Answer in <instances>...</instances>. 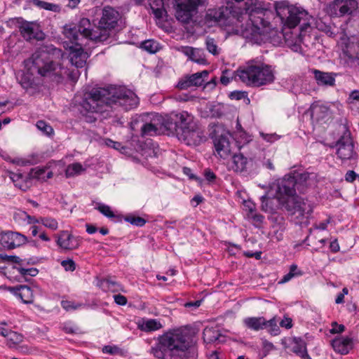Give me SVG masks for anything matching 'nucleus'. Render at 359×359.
Listing matches in <instances>:
<instances>
[{
	"instance_id": "1",
	"label": "nucleus",
	"mask_w": 359,
	"mask_h": 359,
	"mask_svg": "<svg viewBox=\"0 0 359 359\" xmlns=\"http://www.w3.org/2000/svg\"><path fill=\"white\" fill-rule=\"evenodd\" d=\"M227 6L218 10H210L207 20L224 24L226 13L235 20L236 33L256 43L263 41L269 34L270 19L273 16L269 4L259 0H225Z\"/></svg>"
},
{
	"instance_id": "2",
	"label": "nucleus",
	"mask_w": 359,
	"mask_h": 359,
	"mask_svg": "<svg viewBox=\"0 0 359 359\" xmlns=\"http://www.w3.org/2000/svg\"><path fill=\"white\" fill-rule=\"evenodd\" d=\"M138 104L139 98L135 93L125 87L99 88L93 89L83 101L81 112L86 122L94 123L113 104L130 110L137 107Z\"/></svg>"
},
{
	"instance_id": "3",
	"label": "nucleus",
	"mask_w": 359,
	"mask_h": 359,
	"mask_svg": "<svg viewBox=\"0 0 359 359\" xmlns=\"http://www.w3.org/2000/svg\"><path fill=\"white\" fill-rule=\"evenodd\" d=\"M311 175L303 172L285 175L278 182L276 196L279 205L295 217L297 223H303L313 212L311 204L296 194L297 190L304 192L311 185Z\"/></svg>"
},
{
	"instance_id": "4",
	"label": "nucleus",
	"mask_w": 359,
	"mask_h": 359,
	"mask_svg": "<svg viewBox=\"0 0 359 359\" xmlns=\"http://www.w3.org/2000/svg\"><path fill=\"white\" fill-rule=\"evenodd\" d=\"M64 53L51 44H43L34 51L30 57L24 61L25 67L32 74L42 76H55L60 81L62 75L61 60Z\"/></svg>"
},
{
	"instance_id": "5",
	"label": "nucleus",
	"mask_w": 359,
	"mask_h": 359,
	"mask_svg": "<svg viewBox=\"0 0 359 359\" xmlns=\"http://www.w3.org/2000/svg\"><path fill=\"white\" fill-rule=\"evenodd\" d=\"M192 346L189 331L180 327L163 335L151 352L158 359H186L187 351Z\"/></svg>"
},
{
	"instance_id": "6",
	"label": "nucleus",
	"mask_w": 359,
	"mask_h": 359,
	"mask_svg": "<svg viewBox=\"0 0 359 359\" xmlns=\"http://www.w3.org/2000/svg\"><path fill=\"white\" fill-rule=\"evenodd\" d=\"M236 74L241 82L250 87L259 88L275 81V71L271 65L252 61L238 68Z\"/></svg>"
},
{
	"instance_id": "7",
	"label": "nucleus",
	"mask_w": 359,
	"mask_h": 359,
	"mask_svg": "<svg viewBox=\"0 0 359 359\" xmlns=\"http://www.w3.org/2000/svg\"><path fill=\"white\" fill-rule=\"evenodd\" d=\"M119 18L118 11L110 6H106L102 9V15L95 29H91L90 20L85 18L81 19L79 29L84 34L90 36V40L102 42L108 39L109 31L116 26Z\"/></svg>"
},
{
	"instance_id": "8",
	"label": "nucleus",
	"mask_w": 359,
	"mask_h": 359,
	"mask_svg": "<svg viewBox=\"0 0 359 359\" xmlns=\"http://www.w3.org/2000/svg\"><path fill=\"white\" fill-rule=\"evenodd\" d=\"M276 11L281 23L288 28L295 27L302 20L307 16V13L305 11L296 7L285 6L283 4L276 5Z\"/></svg>"
},
{
	"instance_id": "9",
	"label": "nucleus",
	"mask_w": 359,
	"mask_h": 359,
	"mask_svg": "<svg viewBox=\"0 0 359 359\" xmlns=\"http://www.w3.org/2000/svg\"><path fill=\"white\" fill-rule=\"evenodd\" d=\"M217 154L222 158H226L230 154V133L223 126L216 125L210 134Z\"/></svg>"
},
{
	"instance_id": "10",
	"label": "nucleus",
	"mask_w": 359,
	"mask_h": 359,
	"mask_svg": "<svg viewBox=\"0 0 359 359\" xmlns=\"http://www.w3.org/2000/svg\"><path fill=\"white\" fill-rule=\"evenodd\" d=\"M175 5V17L183 22L188 23L191 20L198 7L205 0H174Z\"/></svg>"
},
{
	"instance_id": "11",
	"label": "nucleus",
	"mask_w": 359,
	"mask_h": 359,
	"mask_svg": "<svg viewBox=\"0 0 359 359\" xmlns=\"http://www.w3.org/2000/svg\"><path fill=\"white\" fill-rule=\"evenodd\" d=\"M65 43H67V41ZM66 48L69 50V57L72 65L77 69L85 67L89 55L87 52L83 50L81 43H76V45L71 46L67 44Z\"/></svg>"
},
{
	"instance_id": "12",
	"label": "nucleus",
	"mask_w": 359,
	"mask_h": 359,
	"mask_svg": "<svg viewBox=\"0 0 359 359\" xmlns=\"http://www.w3.org/2000/svg\"><path fill=\"white\" fill-rule=\"evenodd\" d=\"M26 237L13 231L1 232L0 233V245L6 249H14L25 243Z\"/></svg>"
},
{
	"instance_id": "13",
	"label": "nucleus",
	"mask_w": 359,
	"mask_h": 359,
	"mask_svg": "<svg viewBox=\"0 0 359 359\" xmlns=\"http://www.w3.org/2000/svg\"><path fill=\"white\" fill-rule=\"evenodd\" d=\"M180 138L188 145H198L205 139L203 131L196 123L193 127L187 128L182 133L177 132Z\"/></svg>"
},
{
	"instance_id": "14",
	"label": "nucleus",
	"mask_w": 359,
	"mask_h": 359,
	"mask_svg": "<svg viewBox=\"0 0 359 359\" xmlns=\"http://www.w3.org/2000/svg\"><path fill=\"white\" fill-rule=\"evenodd\" d=\"M20 32L22 37L27 40L36 39L43 40L44 34L39 25L34 22H24L20 26Z\"/></svg>"
},
{
	"instance_id": "15",
	"label": "nucleus",
	"mask_w": 359,
	"mask_h": 359,
	"mask_svg": "<svg viewBox=\"0 0 359 359\" xmlns=\"http://www.w3.org/2000/svg\"><path fill=\"white\" fill-rule=\"evenodd\" d=\"M253 165L252 157H247L244 153L234 154L229 163V167L236 172H247Z\"/></svg>"
},
{
	"instance_id": "16",
	"label": "nucleus",
	"mask_w": 359,
	"mask_h": 359,
	"mask_svg": "<svg viewBox=\"0 0 359 359\" xmlns=\"http://www.w3.org/2000/svg\"><path fill=\"white\" fill-rule=\"evenodd\" d=\"M142 116V121H145L141 126V134L142 136H153L161 133L159 122L156 114Z\"/></svg>"
},
{
	"instance_id": "17",
	"label": "nucleus",
	"mask_w": 359,
	"mask_h": 359,
	"mask_svg": "<svg viewBox=\"0 0 359 359\" xmlns=\"http://www.w3.org/2000/svg\"><path fill=\"white\" fill-rule=\"evenodd\" d=\"M337 154L341 160L351 159L355 154L353 144L348 136L342 137L337 143Z\"/></svg>"
},
{
	"instance_id": "18",
	"label": "nucleus",
	"mask_w": 359,
	"mask_h": 359,
	"mask_svg": "<svg viewBox=\"0 0 359 359\" xmlns=\"http://www.w3.org/2000/svg\"><path fill=\"white\" fill-rule=\"evenodd\" d=\"M80 22L78 25H69L64 27V34L69 40L72 45H76V43H81L80 41L83 39H89L90 36L84 34L80 31Z\"/></svg>"
},
{
	"instance_id": "19",
	"label": "nucleus",
	"mask_w": 359,
	"mask_h": 359,
	"mask_svg": "<svg viewBox=\"0 0 359 359\" xmlns=\"http://www.w3.org/2000/svg\"><path fill=\"white\" fill-rule=\"evenodd\" d=\"M57 245L65 250H74L79 247V241L76 237L66 231H61L57 237Z\"/></svg>"
},
{
	"instance_id": "20",
	"label": "nucleus",
	"mask_w": 359,
	"mask_h": 359,
	"mask_svg": "<svg viewBox=\"0 0 359 359\" xmlns=\"http://www.w3.org/2000/svg\"><path fill=\"white\" fill-rule=\"evenodd\" d=\"M312 73L318 86H333L335 83L336 74L332 72H325L318 69H313Z\"/></svg>"
},
{
	"instance_id": "21",
	"label": "nucleus",
	"mask_w": 359,
	"mask_h": 359,
	"mask_svg": "<svg viewBox=\"0 0 359 359\" xmlns=\"http://www.w3.org/2000/svg\"><path fill=\"white\" fill-rule=\"evenodd\" d=\"M179 50L187 55L189 60L200 65L206 63L204 53L202 50L189 46H182Z\"/></svg>"
},
{
	"instance_id": "22",
	"label": "nucleus",
	"mask_w": 359,
	"mask_h": 359,
	"mask_svg": "<svg viewBox=\"0 0 359 359\" xmlns=\"http://www.w3.org/2000/svg\"><path fill=\"white\" fill-rule=\"evenodd\" d=\"M176 116V130L182 133L187 128L193 127L196 122L194 121V117L187 111L177 112Z\"/></svg>"
},
{
	"instance_id": "23",
	"label": "nucleus",
	"mask_w": 359,
	"mask_h": 359,
	"mask_svg": "<svg viewBox=\"0 0 359 359\" xmlns=\"http://www.w3.org/2000/svg\"><path fill=\"white\" fill-rule=\"evenodd\" d=\"M292 351L302 359H310L306 341L301 337H293L291 341Z\"/></svg>"
},
{
	"instance_id": "24",
	"label": "nucleus",
	"mask_w": 359,
	"mask_h": 359,
	"mask_svg": "<svg viewBox=\"0 0 359 359\" xmlns=\"http://www.w3.org/2000/svg\"><path fill=\"white\" fill-rule=\"evenodd\" d=\"M15 296L21 299L25 304H31L34 301V295L31 288L27 285H20L15 287H10Z\"/></svg>"
},
{
	"instance_id": "25",
	"label": "nucleus",
	"mask_w": 359,
	"mask_h": 359,
	"mask_svg": "<svg viewBox=\"0 0 359 359\" xmlns=\"http://www.w3.org/2000/svg\"><path fill=\"white\" fill-rule=\"evenodd\" d=\"M158 121L159 122L161 132L165 130L176 129V116L177 112H171L169 114L161 115L156 114Z\"/></svg>"
},
{
	"instance_id": "26",
	"label": "nucleus",
	"mask_w": 359,
	"mask_h": 359,
	"mask_svg": "<svg viewBox=\"0 0 359 359\" xmlns=\"http://www.w3.org/2000/svg\"><path fill=\"white\" fill-rule=\"evenodd\" d=\"M352 344L353 341L350 337H339L332 341V346L335 351L345 355L352 348Z\"/></svg>"
},
{
	"instance_id": "27",
	"label": "nucleus",
	"mask_w": 359,
	"mask_h": 359,
	"mask_svg": "<svg viewBox=\"0 0 359 359\" xmlns=\"http://www.w3.org/2000/svg\"><path fill=\"white\" fill-rule=\"evenodd\" d=\"M329 111L328 107L318 102L312 104L308 111L313 119L320 121L328 115Z\"/></svg>"
},
{
	"instance_id": "28",
	"label": "nucleus",
	"mask_w": 359,
	"mask_h": 359,
	"mask_svg": "<svg viewBox=\"0 0 359 359\" xmlns=\"http://www.w3.org/2000/svg\"><path fill=\"white\" fill-rule=\"evenodd\" d=\"M147 1L156 19L163 20L167 16L163 0H147Z\"/></svg>"
},
{
	"instance_id": "29",
	"label": "nucleus",
	"mask_w": 359,
	"mask_h": 359,
	"mask_svg": "<svg viewBox=\"0 0 359 359\" xmlns=\"http://www.w3.org/2000/svg\"><path fill=\"white\" fill-rule=\"evenodd\" d=\"M243 322L248 328L259 331L266 327V320L264 317H248L244 318Z\"/></svg>"
},
{
	"instance_id": "30",
	"label": "nucleus",
	"mask_w": 359,
	"mask_h": 359,
	"mask_svg": "<svg viewBox=\"0 0 359 359\" xmlns=\"http://www.w3.org/2000/svg\"><path fill=\"white\" fill-rule=\"evenodd\" d=\"M1 336L7 339V345L11 348L19 344L23 340V336L11 330H1Z\"/></svg>"
},
{
	"instance_id": "31",
	"label": "nucleus",
	"mask_w": 359,
	"mask_h": 359,
	"mask_svg": "<svg viewBox=\"0 0 359 359\" xmlns=\"http://www.w3.org/2000/svg\"><path fill=\"white\" fill-rule=\"evenodd\" d=\"M203 340L205 343H212L219 339L221 334L215 327H205L203 332Z\"/></svg>"
},
{
	"instance_id": "32",
	"label": "nucleus",
	"mask_w": 359,
	"mask_h": 359,
	"mask_svg": "<svg viewBox=\"0 0 359 359\" xmlns=\"http://www.w3.org/2000/svg\"><path fill=\"white\" fill-rule=\"evenodd\" d=\"M358 8V4L355 0H343L341 16L352 15Z\"/></svg>"
},
{
	"instance_id": "33",
	"label": "nucleus",
	"mask_w": 359,
	"mask_h": 359,
	"mask_svg": "<svg viewBox=\"0 0 359 359\" xmlns=\"http://www.w3.org/2000/svg\"><path fill=\"white\" fill-rule=\"evenodd\" d=\"M100 286L103 290H109L112 292H117L122 290L121 285L109 279L101 280Z\"/></svg>"
},
{
	"instance_id": "34",
	"label": "nucleus",
	"mask_w": 359,
	"mask_h": 359,
	"mask_svg": "<svg viewBox=\"0 0 359 359\" xmlns=\"http://www.w3.org/2000/svg\"><path fill=\"white\" fill-rule=\"evenodd\" d=\"M85 169L82 165L79 163H74L69 165L65 171V175L67 177H72L75 175L81 174Z\"/></svg>"
},
{
	"instance_id": "35",
	"label": "nucleus",
	"mask_w": 359,
	"mask_h": 359,
	"mask_svg": "<svg viewBox=\"0 0 359 359\" xmlns=\"http://www.w3.org/2000/svg\"><path fill=\"white\" fill-rule=\"evenodd\" d=\"M343 0H334L327 6V12L331 15L341 16Z\"/></svg>"
},
{
	"instance_id": "36",
	"label": "nucleus",
	"mask_w": 359,
	"mask_h": 359,
	"mask_svg": "<svg viewBox=\"0 0 359 359\" xmlns=\"http://www.w3.org/2000/svg\"><path fill=\"white\" fill-rule=\"evenodd\" d=\"M208 72L204 70L201 72H197L189 76V79L194 86H201L204 82V78L207 77Z\"/></svg>"
},
{
	"instance_id": "37",
	"label": "nucleus",
	"mask_w": 359,
	"mask_h": 359,
	"mask_svg": "<svg viewBox=\"0 0 359 359\" xmlns=\"http://www.w3.org/2000/svg\"><path fill=\"white\" fill-rule=\"evenodd\" d=\"M238 76L236 74V72H231L229 69H224L222 71V76L220 77V82L224 86L228 85L233 78L236 79Z\"/></svg>"
},
{
	"instance_id": "38",
	"label": "nucleus",
	"mask_w": 359,
	"mask_h": 359,
	"mask_svg": "<svg viewBox=\"0 0 359 359\" xmlns=\"http://www.w3.org/2000/svg\"><path fill=\"white\" fill-rule=\"evenodd\" d=\"M161 323L155 319H150L144 323L142 325V330L146 332H151L158 330L161 328Z\"/></svg>"
},
{
	"instance_id": "39",
	"label": "nucleus",
	"mask_w": 359,
	"mask_h": 359,
	"mask_svg": "<svg viewBox=\"0 0 359 359\" xmlns=\"http://www.w3.org/2000/svg\"><path fill=\"white\" fill-rule=\"evenodd\" d=\"M141 47L150 53H154L159 49L158 43L154 40L144 41L142 42Z\"/></svg>"
},
{
	"instance_id": "40",
	"label": "nucleus",
	"mask_w": 359,
	"mask_h": 359,
	"mask_svg": "<svg viewBox=\"0 0 359 359\" xmlns=\"http://www.w3.org/2000/svg\"><path fill=\"white\" fill-rule=\"evenodd\" d=\"M207 50L214 55H217L220 53V48H218L215 40L208 37L205 40Z\"/></svg>"
},
{
	"instance_id": "41",
	"label": "nucleus",
	"mask_w": 359,
	"mask_h": 359,
	"mask_svg": "<svg viewBox=\"0 0 359 359\" xmlns=\"http://www.w3.org/2000/svg\"><path fill=\"white\" fill-rule=\"evenodd\" d=\"M266 327L269 328V332L271 334H272L273 336H276V335L279 334L280 328L278 325V322L275 317L271 318L269 320H266Z\"/></svg>"
},
{
	"instance_id": "42",
	"label": "nucleus",
	"mask_w": 359,
	"mask_h": 359,
	"mask_svg": "<svg viewBox=\"0 0 359 359\" xmlns=\"http://www.w3.org/2000/svg\"><path fill=\"white\" fill-rule=\"evenodd\" d=\"M285 42L291 49L295 52H297L300 49V40L295 36V40L290 39L292 36L286 34L284 35Z\"/></svg>"
},
{
	"instance_id": "43",
	"label": "nucleus",
	"mask_w": 359,
	"mask_h": 359,
	"mask_svg": "<svg viewBox=\"0 0 359 359\" xmlns=\"http://www.w3.org/2000/svg\"><path fill=\"white\" fill-rule=\"evenodd\" d=\"M41 223L46 227L49 228L52 230H56L58 227V223L57 220L52 217H41L40 219Z\"/></svg>"
},
{
	"instance_id": "44",
	"label": "nucleus",
	"mask_w": 359,
	"mask_h": 359,
	"mask_svg": "<svg viewBox=\"0 0 359 359\" xmlns=\"http://www.w3.org/2000/svg\"><path fill=\"white\" fill-rule=\"evenodd\" d=\"M236 138L241 140L238 141L240 149H244L245 143H249L251 141L250 137L243 130L237 132Z\"/></svg>"
},
{
	"instance_id": "45",
	"label": "nucleus",
	"mask_w": 359,
	"mask_h": 359,
	"mask_svg": "<svg viewBox=\"0 0 359 359\" xmlns=\"http://www.w3.org/2000/svg\"><path fill=\"white\" fill-rule=\"evenodd\" d=\"M36 126L39 130L42 131L44 134L47 135H50L53 133V128L43 121H37Z\"/></svg>"
},
{
	"instance_id": "46",
	"label": "nucleus",
	"mask_w": 359,
	"mask_h": 359,
	"mask_svg": "<svg viewBox=\"0 0 359 359\" xmlns=\"http://www.w3.org/2000/svg\"><path fill=\"white\" fill-rule=\"evenodd\" d=\"M15 269L22 276L25 277H26L27 276L34 277L36 276L39 273L38 269L36 268L25 269L23 267H15Z\"/></svg>"
},
{
	"instance_id": "47",
	"label": "nucleus",
	"mask_w": 359,
	"mask_h": 359,
	"mask_svg": "<svg viewBox=\"0 0 359 359\" xmlns=\"http://www.w3.org/2000/svg\"><path fill=\"white\" fill-rule=\"evenodd\" d=\"M61 305H62V307L67 311H71V310H76L82 306L81 304L76 303L74 302H71V301H67V300H62L61 302Z\"/></svg>"
},
{
	"instance_id": "48",
	"label": "nucleus",
	"mask_w": 359,
	"mask_h": 359,
	"mask_svg": "<svg viewBox=\"0 0 359 359\" xmlns=\"http://www.w3.org/2000/svg\"><path fill=\"white\" fill-rule=\"evenodd\" d=\"M126 221L130 222L131 224L137 226H142L145 224L146 221L144 219L140 217H135L133 215H129L126 217Z\"/></svg>"
},
{
	"instance_id": "49",
	"label": "nucleus",
	"mask_w": 359,
	"mask_h": 359,
	"mask_svg": "<svg viewBox=\"0 0 359 359\" xmlns=\"http://www.w3.org/2000/svg\"><path fill=\"white\" fill-rule=\"evenodd\" d=\"M97 209L104 216L111 218L114 217V214L111 211L109 206L104 204H99Z\"/></svg>"
},
{
	"instance_id": "50",
	"label": "nucleus",
	"mask_w": 359,
	"mask_h": 359,
	"mask_svg": "<svg viewBox=\"0 0 359 359\" xmlns=\"http://www.w3.org/2000/svg\"><path fill=\"white\" fill-rule=\"evenodd\" d=\"M32 3L34 5L38 7H40V8H44L46 10H48V11H53V10H55L54 8L56 7V6L54 4H49V3L39 1V0H33Z\"/></svg>"
},
{
	"instance_id": "51",
	"label": "nucleus",
	"mask_w": 359,
	"mask_h": 359,
	"mask_svg": "<svg viewBox=\"0 0 359 359\" xmlns=\"http://www.w3.org/2000/svg\"><path fill=\"white\" fill-rule=\"evenodd\" d=\"M177 88L181 90L187 89L189 87L194 86L193 83H191L189 76H187L182 79H181L177 83Z\"/></svg>"
},
{
	"instance_id": "52",
	"label": "nucleus",
	"mask_w": 359,
	"mask_h": 359,
	"mask_svg": "<svg viewBox=\"0 0 359 359\" xmlns=\"http://www.w3.org/2000/svg\"><path fill=\"white\" fill-rule=\"evenodd\" d=\"M3 259L8 262L16 263L20 265L24 264L25 260L20 259L19 257L15 255H5L2 257Z\"/></svg>"
},
{
	"instance_id": "53",
	"label": "nucleus",
	"mask_w": 359,
	"mask_h": 359,
	"mask_svg": "<svg viewBox=\"0 0 359 359\" xmlns=\"http://www.w3.org/2000/svg\"><path fill=\"white\" fill-rule=\"evenodd\" d=\"M61 265L66 271H73L76 269L75 262L72 259L63 260L61 262Z\"/></svg>"
},
{
	"instance_id": "54",
	"label": "nucleus",
	"mask_w": 359,
	"mask_h": 359,
	"mask_svg": "<svg viewBox=\"0 0 359 359\" xmlns=\"http://www.w3.org/2000/svg\"><path fill=\"white\" fill-rule=\"evenodd\" d=\"M104 353H108L111 355H116L120 352L119 348L116 346H105L102 348Z\"/></svg>"
},
{
	"instance_id": "55",
	"label": "nucleus",
	"mask_w": 359,
	"mask_h": 359,
	"mask_svg": "<svg viewBox=\"0 0 359 359\" xmlns=\"http://www.w3.org/2000/svg\"><path fill=\"white\" fill-rule=\"evenodd\" d=\"M332 328L330 330L331 333L337 334L341 333L345 330V327L343 325H338L336 322L332 323Z\"/></svg>"
},
{
	"instance_id": "56",
	"label": "nucleus",
	"mask_w": 359,
	"mask_h": 359,
	"mask_svg": "<svg viewBox=\"0 0 359 359\" xmlns=\"http://www.w3.org/2000/svg\"><path fill=\"white\" fill-rule=\"evenodd\" d=\"M115 302L118 305H126L127 303V299L126 297L121 294H115L114 296Z\"/></svg>"
},
{
	"instance_id": "57",
	"label": "nucleus",
	"mask_w": 359,
	"mask_h": 359,
	"mask_svg": "<svg viewBox=\"0 0 359 359\" xmlns=\"http://www.w3.org/2000/svg\"><path fill=\"white\" fill-rule=\"evenodd\" d=\"M280 325L282 327H285L286 329H290L292 327V319L290 318L285 317L280 322Z\"/></svg>"
},
{
	"instance_id": "58",
	"label": "nucleus",
	"mask_w": 359,
	"mask_h": 359,
	"mask_svg": "<svg viewBox=\"0 0 359 359\" xmlns=\"http://www.w3.org/2000/svg\"><path fill=\"white\" fill-rule=\"evenodd\" d=\"M250 217L252 219L255 225H256V226H257V225L260 224L261 223H262L263 219H264V217L262 215H259V214H253V213H252Z\"/></svg>"
},
{
	"instance_id": "59",
	"label": "nucleus",
	"mask_w": 359,
	"mask_h": 359,
	"mask_svg": "<svg viewBox=\"0 0 359 359\" xmlns=\"http://www.w3.org/2000/svg\"><path fill=\"white\" fill-rule=\"evenodd\" d=\"M45 171V168H35L32 169V175L34 177L40 178Z\"/></svg>"
},
{
	"instance_id": "60",
	"label": "nucleus",
	"mask_w": 359,
	"mask_h": 359,
	"mask_svg": "<svg viewBox=\"0 0 359 359\" xmlns=\"http://www.w3.org/2000/svg\"><path fill=\"white\" fill-rule=\"evenodd\" d=\"M106 144L109 147H112L115 149H119L121 147V143L119 142H114L111 140H106Z\"/></svg>"
},
{
	"instance_id": "61",
	"label": "nucleus",
	"mask_w": 359,
	"mask_h": 359,
	"mask_svg": "<svg viewBox=\"0 0 359 359\" xmlns=\"http://www.w3.org/2000/svg\"><path fill=\"white\" fill-rule=\"evenodd\" d=\"M294 275H295V273H292V272L287 273V274L283 276L282 279L279 281V283L283 284V283H285L288 282L294 276Z\"/></svg>"
},
{
	"instance_id": "62",
	"label": "nucleus",
	"mask_w": 359,
	"mask_h": 359,
	"mask_svg": "<svg viewBox=\"0 0 359 359\" xmlns=\"http://www.w3.org/2000/svg\"><path fill=\"white\" fill-rule=\"evenodd\" d=\"M355 177H356L355 172L353 170H349L346 172V174L345 175V179L347 182H352L353 181L355 180Z\"/></svg>"
},
{
	"instance_id": "63",
	"label": "nucleus",
	"mask_w": 359,
	"mask_h": 359,
	"mask_svg": "<svg viewBox=\"0 0 359 359\" xmlns=\"http://www.w3.org/2000/svg\"><path fill=\"white\" fill-rule=\"evenodd\" d=\"M267 201L268 198L266 196H262V209L265 212H270L271 210L268 208Z\"/></svg>"
},
{
	"instance_id": "64",
	"label": "nucleus",
	"mask_w": 359,
	"mask_h": 359,
	"mask_svg": "<svg viewBox=\"0 0 359 359\" xmlns=\"http://www.w3.org/2000/svg\"><path fill=\"white\" fill-rule=\"evenodd\" d=\"M244 255L248 257H255L257 259H261L262 252H252L250 251H246L244 252Z\"/></svg>"
}]
</instances>
